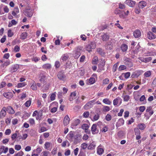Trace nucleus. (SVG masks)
Wrapping results in <instances>:
<instances>
[{"label": "nucleus", "instance_id": "nucleus-47", "mask_svg": "<svg viewBox=\"0 0 156 156\" xmlns=\"http://www.w3.org/2000/svg\"><path fill=\"white\" fill-rule=\"evenodd\" d=\"M20 50V47L18 45H16L14 48V52H19Z\"/></svg>", "mask_w": 156, "mask_h": 156}, {"label": "nucleus", "instance_id": "nucleus-22", "mask_svg": "<svg viewBox=\"0 0 156 156\" xmlns=\"http://www.w3.org/2000/svg\"><path fill=\"white\" fill-rule=\"evenodd\" d=\"M96 143L95 142H92L88 147V149L92 150L95 148L96 147Z\"/></svg>", "mask_w": 156, "mask_h": 156}, {"label": "nucleus", "instance_id": "nucleus-24", "mask_svg": "<svg viewBox=\"0 0 156 156\" xmlns=\"http://www.w3.org/2000/svg\"><path fill=\"white\" fill-rule=\"evenodd\" d=\"M69 56L67 54H63L61 57V59L63 61H66L69 58Z\"/></svg>", "mask_w": 156, "mask_h": 156}, {"label": "nucleus", "instance_id": "nucleus-29", "mask_svg": "<svg viewBox=\"0 0 156 156\" xmlns=\"http://www.w3.org/2000/svg\"><path fill=\"white\" fill-rule=\"evenodd\" d=\"M100 117V116L98 114L95 115L93 117H91V119L93 121H94L98 119Z\"/></svg>", "mask_w": 156, "mask_h": 156}, {"label": "nucleus", "instance_id": "nucleus-16", "mask_svg": "<svg viewBox=\"0 0 156 156\" xmlns=\"http://www.w3.org/2000/svg\"><path fill=\"white\" fill-rule=\"evenodd\" d=\"M95 82V79L93 77H91L86 80V83L88 85L92 84Z\"/></svg>", "mask_w": 156, "mask_h": 156}, {"label": "nucleus", "instance_id": "nucleus-7", "mask_svg": "<svg viewBox=\"0 0 156 156\" xmlns=\"http://www.w3.org/2000/svg\"><path fill=\"white\" fill-rule=\"evenodd\" d=\"M19 65L17 64H15L12 65L10 68V70L11 73L16 72L19 69Z\"/></svg>", "mask_w": 156, "mask_h": 156}, {"label": "nucleus", "instance_id": "nucleus-31", "mask_svg": "<svg viewBox=\"0 0 156 156\" xmlns=\"http://www.w3.org/2000/svg\"><path fill=\"white\" fill-rule=\"evenodd\" d=\"M41 156H51V154L48 151H44L41 153Z\"/></svg>", "mask_w": 156, "mask_h": 156}, {"label": "nucleus", "instance_id": "nucleus-5", "mask_svg": "<svg viewBox=\"0 0 156 156\" xmlns=\"http://www.w3.org/2000/svg\"><path fill=\"white\" fill-rule=\"evenodd\" d=\"M94 100L90 101L84 106V108L85 109H88L91 108L94 104Z\"/></svg>", "mask_w": 156, "mask_h": 156}, {"label": "nucleus", "instance_id": "nucleus-28", "mask_svg": "<svg viewBox=\"0 0 156 156\" xmlns=\"http://www.w3.org/2000/svg\"><path fill=\"white\" fill-rule=\"evenodd\" d=\"M30 88L33 90H37V87L35 82L34 81L31 84Z\"/></svg>", "mask_w": 156, "mask_h": 156}, {"label": "nucleus", "instance_id": "nucleus-38", "mask_svg": "<svg viewBox=\"0 0 156 156\" xmlns=\"http://www.w3.org/2000/svg\"><path fill=\"white\" fill-rule=\"evenodd\" d=\"M111 110L110 107L107 106H104L103 108V111L104 112H107Z\"/></svg>", "mask_w": 156, "mask_h": 156}, {"label": "nucleus", "instance_id": "nucleus-44", "mask_svg": "<svg viewBox=\"0 0 156 156\" xmlns=\"http://www.w3.org/2000/svg\"><path fill=\"white\" fill-rule=\"evenodd\" d=\"M88 146L87 144L85 143H83L82 144L81 146V147L83 149H85Z\"/></svg>", "mask_w": 156, "mask_h": 156}, {"label": "nucleus", "instance_id": "nucleus-51", "mask_svg": "<svg viewBox=\"0 0 156 156\" xmlns=\"http://www.w3.org/2000/svg\"><path fill=\"white\" fill-rule=\"evenodd\" d=\"M23 154V152L22 151H20L17 154H15L14 156H22Z\"/></svg>", "mask_w": 156, "mask_h": 156}, {"label": "nucleus", "instance_id": "nucleus-55", "mask_svg": "<svg viewBox=\"0 0 156 156\" xmlns=\"http://www.w3.org/2000/svg\"><path fill=\"white\" fill-rule=\"evenodd\" d=\"M124 121L123 119H120L119 120L118 123L120 125H123L124 124Z\"/></svg>", "mask_w": 156, "mask_h": 156}, {"label": "nucleus", "instance_id": "nucleus-25", "mask_svg": "<svg viewBox=\"0 0 156 156\" xmlns=\"http://www.w3.org/2000/svg\"><path fill=\"white\" fill-rule=\"evenodd\" d=\"M101 38L103 41H106L109 38V36L106 34H104L101 36Z\"/></svg>", "mask_w": 156, "mask_h": 156}, {"label": "nucleus", "instance_id": "nucleus-59", "mask_svg": "<svg viewBox=\"0 0 156 156\" xmlns=\"http://www.w3.org/2000/svg\"><path fill=\"white\" fill-rule=\"evenodd\" d=\"M97 51L101 55H103L104 54V53L103 52V51L101 48H98L97 49Z\"/></svg>", "mask_w": 156, "mask_h": 156}, {"label": "nucleus", "instance_id": "nucleus-39", "mask_svg": "<svg viewBox=\"0 0 156 156\" xmlns=\"http://www.w3.org/2000/svg\"><path fill=\"white\" fill-rule=\"evenodd\" d=\"M151 74V71H148L144 73V76L146 77H150Z\"/></svg>", "mask_w": 156, "mask_h": 156}, {"label": "nucleus", "instance_id": "nucleus-3", "mask_svg": "<svg viewBox=\"0 0 156 156\" xmlns=\"http://www.w3.org/2000/svg\"><path fill=\"white\" fill-rule=\"evenodd\" d=\"M57 76L58 78L60 80L65 81L66 80V76L62 71L58 72Z\"/></svg>", "mask_w": 156, "mask_h": 156}, {"label": "nucleus", "instance_id": "nucleus-50", "mask_svg": "<svg viewBox=\"0 0 156 156\" xmlns=\"http://www.w3.org/2000/svg\"><path fill=\"white\" fill-rule=\"evenodd\" d=\"M29 122L31 125H33L35 124L34 120L32 118L30 119L29 120Z\"/></svg>", "mask_w": 156, "mask_h": 156}, {"label": "nucleus", "instance_id": "nucleus-46", "mask_svg": "<svg viewBox=\"0 0 156 156\" xmlns=\"http://www.w3.org/2000/svg\"><path fill=\"white\" fill-rule=\"evenodd\" d=\"M112 119V116L110 115L107 114L105 116V119L107 121L111 120Z\"/></svg>", "mask_w": 156, "mask_h": 156}, {"label": "nucleus", "instance_id": "nucleus-54", "mask_svg": "<svg viewBox=\"0 0 156 156\" xmlns=\"http://www.w3.org/2000/svg\"><path fill=\"white\" fill-rule=\"evenodd\" d=\"M109 82V79L108 78H106L103 81V84L104 85L107 84Z\"/></svg>", "mask_w": 156, "mask_h": 156}, {"label": "nucleus", "instance_id": "nucleus-42", "mask_svg": "<svg viewBox=\"0 0 156 156\" xmlns=\"http://www.w3.org/2000/svg\"><path fill=\"white\" fill-rule=\"evenodd\" d=\"M60 66V63L59 61H57L55 63V66L56 69L59 68Z\"/></svg>", "mask_w": 156, "mask_h": 156}, {"label": "nucleus", "instance_id": "nucleus-49", "mask_svg": "<svg viewBox=\"0 0 156 156\" xmlns=\"http://www.w3.org/2000/svg\"><path fill=\"white\" fill-rule=\"evenodd\" d=\"M13 33L12 32L11 30H9L8 32V36L9 37H12L13 35Z\"/></svg>", "mask_w": 156, "mask_h": 156}, {"label": "nucleus", "instance_id": "nucleus-9", "mask_svg": "<svg viewBox=\"0 0 156 156\" xmlns=\"http://www.w3.org/2000/svg\"><path fill=\"white\" fill-rule=\"evenodd\" d=\"M6 107H3L2 109L1 110L0 112V118L2 119L5 117L6 114Z\"/></svg>", "mask_w": 156, "mask_h": 156}, {"label": "nucleus", "instance_id": "nucleus-58", "mask_svg": "<svg viewBox=\"0 0 156 156\" xmlns=\"http://www.w3.org/2000/svg\"><path fill=\"white\" fill-rule=\"evenodd\" d=\"M152 58L151 57L148 58H144V62L146 63L149 62L150 61L152 60Z\"/></svg>", "mask_w": 156, "mask_h": 156}, {"label": "nucleus", "instance_id": "nucleus-6", "mask_svg": "<svg viewBox=\"0 0 156 156\" xmlns=\"http://www.w3.org/2000/svg\"><path fill=\"white\" fill-rule=\"evenodd\" d=\"M33 13V11L31 9H26L24 11V15L28 17H31Z\"/></svg>", "mask_w": 156, "mask_h": 156}, {"label": "nucleus", "instance_id": "nucleus-13", "mask_svg": "<svg viewBox=\"0 0 156 156\" xmlns=\"http://www.w3.org/2000/svg\"><path fill=\"white\" fill-rule=\"evenodd\" d=\"M133 36L135 38H138L141 35V32L140 30H136L133 32Z\"/></svg>", "mask_w": 156, "mask_h": 156}, {"label": "nucleus", "instance_id": "nucleus-56", "mask_svg": "<svg viewBox=\"0 0 156 156\" xmlns=\"http://www.w3.org/2000/svg\"><path fill=\"white\" fill-rule=\"evenodd\" d=\"M134 131L135 135L140 134V130L138 128H136L134 129Z\"/></svg>", "mask_w": 156, "mask_h": 156}, {"label": "nucleus", "instance_id": "nucleus-4", "mask_svg": "<svg viewBox=\"0 0 156 156\" xmlns=\"http://www.w3.org/2000/svg\"><path fill=\"white\" fill-rule=\"evenodd\" d=\"M143 72V71L142 70H136L132 73L131 77L132 78H137L141 75Z\"/></svg>", "mask_w": 156, "mask_h": 156}, {"label": "nucleus", "instance_id": "nucleus-32", "mask_svg": "<svg viewBox=\"0 0 156 156\" xmlns=\"http://www.w3.org/2000/svg\"><path fill=\"white\" fill-rule=\"evenodd\" d=\"M66 145H67L68 147H69L70 145L69 142L67 140L64 141L61 144L62 146L64 147L66 146Z\"/></svg>", "mask_w": 156, "mask_h": 156}, {"label": "nucleus", "instance_id": "nucleus-20", "mask_svg": "<svg viewBox=\"0 0 156 156\" xmlns=\"http://www.w3.org/2000/svg\"><path fill=\"white\" fill-rule=\"evenodd\" d=\"M97 153L98 154L101 155L103 153L104 150L103 148L100 147V146H98L97 148Z\"/></svg>", "mask_w": 156, "mask_h": 156}, {"label": "nucleus", "instance_id": "nucleus-12", "mask_svg": "<svg viewBox=\"0 0 156 156\" xmlns=\"http://www.w3.org/2000/svg\"><path fill=\"white\" fill-rule=\"evenodd\" d=\"M147 38L150 40L154 39L156 38V35L151 32L149 31L147 33Z\"/></svg>", "mask_w": 156, "mask_h": 156}, {"label": "nucleus", "instance_id": "nucleus-43", "mask_svg": "<svg viewBox=\"0 0 156 156\" xmlns=\"http://www.w3.org/2000/svg\"><path fill=\"white\" fill-rule=\"evenodd\" d=\"M31 103V100H29L27 101L24 104L25 106L27 107H29Z\"/></svg>", "mask_w": 156, "mask_h": 156}, {"label": "nucleus", "instance_id": "nucleus-19", "mask_svg": "<svg viewBox=\"0 0 156 156\" xmlns=\"http://www.w3.org/2000/svg\"><path fill=\"white\" fill-rule=\"evenodd\" d=\"M96 127V125L95 124H93L91 127V130L93 134H94L98 133V130H97Z\"/></svg>", "mask_w": 156, "mask_h": 156}, {"label": "nucleus", "instance_id": "nucleus-52", "mask_svg": "<svg viewBox=\"0 0 156 156\" xmlns=\"http://www.w3.org/2000/svg\"><path fill=\"white\" fill-rule=\"evenodd\" d=\"M6 85V83L5 82L2 81L0 83V89L4 87Z\"/></svg>", "mask_w": 156, "mask_h": 156}, {"label": "nucleus", "instance_id": "nucleus-57", "mask_svg": "<svg viewBox=\"0 0 156 156\" xmlns=\"http://www.w3.org/2000/svg\"><path fill=\"white\" fill-rule=\"evenodd\" d=\"M105 64V62L104 60L101 59V63L99 64V66H102L103 67H104Z\"/></svg>", "mask_w": 156, "mask_h": 156}, {"label": "nucleus", "instance_id": "nucleus-53", "mask_svg": "<svg viewBox=\"0 0 156 156\" xmlns=\"http://www.w3.org/2000/svg\"><path fill=\"white\" fill-rule=\"evenodd\" d=\"M126 66L124 65L120 66L118 68V70L119 71H121L122 70L125 69H126Z\"/></svg>", "mask_w": 156, "mask_h": 156}, {"label": "nucleus", "instance_id": "nucleus-45", "mask_svg": "<svg viewBox=\"0 0 156 156\" xmlns=\"http://www.w3.org/2000/svg\"><path fill=\"white\" fill-rule=\"evenodd\" d=\"M10 64V62L9 61H6V62H4L3 63L1 66L2 67H4L5 66H6L9 65Z\"/></svg>", "mask_w": 156, "mask_h": 156}, {"label": "nucleus", "instance_id": "nucleus-10", "mask_svg": "<svg viewBox=\"0 0 156 156\" xmlns=\"http://www.w3.org/2000/svg\"><path fill=\"white\" fill-rule=\"evenodd\" d=\"M125 3L131 7H133L135 5L136 2L131 0H126Z\"/></svg>", "mask_w": 156, "mask_h": 156}, {"label": "nucleus", "instance_id": "nucleus-18", "mask_svg": "<svg viewBox=\"0 0 156 156\" xmlns=\"http://www.w3.org/2000/svg\"><path fill=\"white\" fill-rule=\"evenodd\" d=\"M6 111L8 112L11 114H14L15 112L14 110L10 106H9L7 107H6Z\"/></svg>", "mask_w": 156, "mask_h": 156}, {"label": "nucleus", "instance_id": "nucleus-36", "mask_svg": "<svg viewBox=\"0 0 156 156\" xmlns=\"http://www.w3.org/2000/svg\"><path fill=\"white\" fill-rule=\"evenodd\" d=\"M98 61V58L97 56H95L94 57L92 60V63L93 64H96L97 63Z\"/></svg>", "mask_w": 156, "mask_h": 156}, {"label": "nucleus", "instance_id": "nucleus-23", "mask_svg": "<svg viewBox=\"0 0 156 156\" xmlns=\"http://www.w3.org/2000/svg\"><path fill=\"white\" fill-rule=\"evenodd\" d=\"M17 23V22L16 21L14 20H12L11 22H9L8 24V27H11L13 25H16Z\"/></svg>", "mask_w": 156, "mask_h": 156}, {"label": "nucleus", "instance_id": "nucleus-41", "mask_svg": "<svg viewBox=\"0 0 156 156\" xmlns=\"http://www.w3.org/2000/svg\"><path fill=\"white\" fill-rule=\"evenodd\" d=\"M82 128L85 130H87L89 128V126L87 124H83L82 126Z\"/></svg>", "mask_w": 156, "mask_h": 156}, {"label": "nucleus", "instance_id": "nucleus-61", "mask_svg": "<svg viewBox=\"0 0 156 156\" xmlns=\"http://www.w3.org/2000/svg\"><path fill=\"white\" fill-rule=\"evenodd\" d=\"M11 133V129H7L5 130V133L6 135H9Z\"/></svg>", "mask_w": 156, "mask_h": 156}, {"label": "nucleus", "instance_id": "nucleus-26", "mask_svg": "<svg viewBox=\"0 0 156 156\" xmlns=\"http://www.w3.org/2000/svg\"><path fill=\"white\" fill-rule=\"evenodd\" d=\"M85 73V70L83 68H80L78 71V73L81 76H83Z\"/></svg>", "mask_w": 156, "mask_h": 156}, {"label": "nucleus", "instance_id": "nucleus-35", "mask_svg": "<svg viewBox=\"0 0 156 156\" xmlns=\"http://www.w3.org/2000/svg\"><path fill=\"white\" fill-rule=\"evenodd\" d=\"M122 97L125 101H128L130 98L129 96L127 95H123Z\"/></svg>", "mask_w": 156, "mask_h": 156}, {"label": "nucleus", "instance_id": "nucleus-11", "mask_svg": "<svg viewBox=\"0 0 156 156\" xmlns=\"http://www.w3.org/2000/svg\"><path fill=\"white\" fill-rule=\"evenodd\" d=\"M74 134L73 131H71L67 136V138L70 142L73 141V138H74Z\"/></svg>", "mask_w": 156, "mask_h": 156}, {"label": "nucleus", "instance_id": "nucleus-33", "mask_svg": "<svg viewBox=\"0 0 156 156\" xmlns=\"http://www.w3.org/2000/svg\"><path fill=\"white\" fill-rule=\"evenodd\" d=\"M138 128L141 130H144L146 127L144 123H140L138 125Z\"/></svg>", "mask_w": 156, "mask_h": 156}, {"label": "nucleus", "instance_id": "nucleus-62", "mask_svg": "<svg viewBox=\"0 0 156 156\" xmlns=\"http://www.w3.org/2000/svg\"><path fill=\"white\" fill-rule=\"evenodd\" d=\"M125 65L129 67H131L133 66V63L131 61V60L129 61Z\"/></svg>", "mask_w": 156, "mask_h": 156}, {"label": "nucleus", "instance_id": "nucleus-64", "mask_svg": "<svg viewBox=\"0 0 156 156\" xmlns=\"http://www.w3.org/2000/svg\"><path fill=\"white\" fill-rule=\"evenodd\" d=\"M21 147L20 145H16L15 146V149L17 151H19L21 149Z\"/></svg>", "mask_w": 156, "mask_h": 156}, {"label": "nucleus", "instance_id": "nucleus-60", "mask_svg": "<svg viewBox=\"0 0 156 156\" xmlns=\"http://www.w3.org/2000/svg\"><path fill=\"white\" fill-rule=\"evenodd\" d=\"M123 74L125 78L127 79L130 76V72H128L124 73Z\"/></svg>", "mask_w": 156, "mask_h": 156}, {"label": "nucleus", "instance_id": "nucleus-27", "mask_svg": "<svg viewBox=\"0 0 156 156\" xmlns=\"http://www.w3.org/2000/svg\"><path fill=\"white\" fill-rule=\"evenodd\" d=\"M102 102L103 103L106 105H110L112 104V101L108 98L103 99Z\"/></svg>", "mask_w": 156, "mask_h": 156}, {"label": "nucleus", "instance_id": "nucleus-63", "mask_svg": "<svg viewBox=\"0 0 156 156\" xmlns=\"http://www.w3.org/2000/svg\"><path fill=\"white\" fill-rule=\"evenodd\" d=\"M131 60V59L125 57L124 58V63L126 64H127L128 62L130 61Z\"/></svg>", "mask_w": 156, "mask_h": 156}, {"label": "nucleus", "instance_id": "nucleus-21", "mask_svg": "<svg viewBox=\"0 0 156 156\" xmlns=\"http://www.w3.org/2000/svg\"><path fill=\"white\" fill-rule=\"evenodd\" d=\"M147 5V3L146 2L144 1L140 2L138 4L139 7L140 8H143Z\"/></svg>", "mask_w": 156, "mask_h": 156}, {"label": "nucleus", "instance_id": "nucleus-40", "mask_svg": "<svg viewBox=\"0 0 156 156\" xmlns=\"http://www.w3.org/2000/svg\"><path fill=\"white\" fill-rule=\"evenodd\" d=\"M26 85L25 82L20 83L17 84V87L18 88H20L25 86Z\"/></svg>", "mask_w": 156, "mask_h": 156}, {"label": "nucleus", "instance_id": "nucleus-17", "mask_svg": "<svg viewBox=\"0 0 156 156\" xmlns=\"http://www.w3.org/2000/svg\"><path fill=\"white\" fill-rule=\"evenodd\" d=\"M69 118L68 115H66L64 117L63 121V123L65 126L67 125L69 123Z\"/></svg>", "mask_w": 156, "mask_h": 156}, {"label": "nucleus", "instance_id": "nucleus-30", "mask_svg": "<svg viewBox=\"0 0 156 156\" xmlns=\"http://www.w3.org/2000/svg\"><path fill=\"white\" fill-rule=\"evenodd\" d=\"M121 49L122 51H126L128 49V46L125 44H122L121 46Z\"/></svg>", "mask_w": 156, "mask_h": 156}, {"label": "nucleus", "instance_id": "nucleus-48", "mask_svg": "<svg viewBox=\"0 0 156 156\" xmlns=\"http://www.w3.org/2000/svg\"><path fill=\"white\" fill-rule=\"evenodd\" d=\"M51 65L50 64H46L43 66V67L46 69H50L51 68Z\"/></svg>", "mask_w": 156, "mask_h": 156}, {"label": "nucleus", "instance_id": "nucleus-34", "mask_svg": "<svg viewBox=\"0 0 156 156\" xmlns=\"http://www.w3.org/2000/svg\"><path fill=\"white\" fill-rule=\"evenodd\" d=\"M27 36V33L26 32H23L20 36V38L22 40H24L26 38Z\"/></svg>", "mask_w": 156, "mask_h": 156}, {"label": "nucleus", "instance_id": "nucleus-15", "mask_svg": "<svg viewBox=\"0 0 156 156\" xmlns=\"http://www.w3.org/2000/svg\"><path fill=\"white\" fill-rule=\"evenodd\" d=\"M76 95V91L72 92L70 95L69 98V100L70 101H72L75 99Z\"/></svg>", "mask_w": 156, "mask_h": 156}, {"label": "nucleus", "instance_id": "nucleus-2", "mask_svg": "<svg viewBox=\"0 0 156 156\" xmlns=\"http://www.w3.org/2000/svg\"><path fill=\"white\" fill-rule=\"evenodd\" d=\"M122 99L119 97H118L113 100V104L114 106H119L122 103Z\"/></svg>", "mask_w": 156, "mask_h": 156}, {"label": "nucleus", "instance_id": "nucleus-8", "mask_svg": "<svg viewBox=\"0 0 156 156\" xmlns=\"http://www.w3.org/2000/svg\"><path fill=\"white\" fill-rule=\"evenodd\" d=\"M81 136L80 134H76L74 137V143L76 144L80 142L81 140Z\"/></svg>", "mask_w": 156, "mask_h": 156}, {"label": "nucleus", "instance_id": "nucleus-37", "mask_svg": "<svg viewBox=\"0 0 156 156\" xmlns=\"http://www.w3.org/2000/svg\"><path fill=\"white\" fill-rule=\"evenodd\" d=\"M51 144L50 142H47L44 144V148L47 149H48L50 147Z\"/></svg>", "mask_w": 156, "mask_h": 156}, {"label": "nucleus", "instance_id": "nucleus-14", "mask_svg": "<svg viewBox=\"0 0 156 156\" xmlns=\"http://www.w3.org/2000/svg\"><path fill=\"white\" fill-rule=\"evenodd\" d=\"M3 95L5 98L8 99L11 98L13 96V94L11 92L5 93L3 94Z\"/></svg>", "mask_w": 156, "mask_h": 156}, {"label": "nucleus", "instance_id": "nucleus-1", "mask_svg": "<svg viewBox=\"0 0 156 156\" xmlns=\"http://www.w3.org/2000/svg\"><path fill=\"white\" fill-rule=\"evenodd\" d=\"M96 47L95 43L94 42H91L86 46L85 49L87 51L90 52L92 51V49H94Z\"/></svg>", "mask_w": 156, "mask_h": 156}]
</instances>
